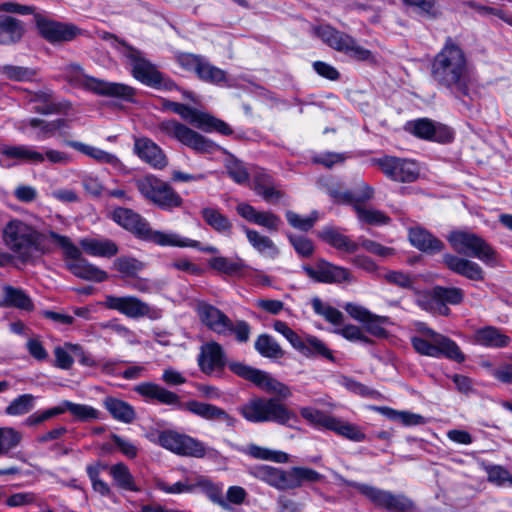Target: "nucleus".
Instances as JSON below:
<instances>
[{
  "mask_svg": "<svg viewBox=\"0 0 512 512\" xmlns=\"http://www.w3.org/2000/svg\"><path fill=\"white\" fill-rule=\"evenodd\" d=\"M134 391L147 400L176 408H185L190 413L208 421H221L229 427L235 426L236 423V419L224 409L196 400L183 404L178 394L154 382H141L134 387Z\"/></svg>",
  "mask_w": 512,
  "mask_h": 512,
  "instance_id": "f257e3e1",
  "label": "nucleus"
},
{
  "mask_svg": "<svg viewBox=\"0 0 512 512\" xmlns=\"http://www.w3.org/2000/svg\"><path fill=\"white\" fill-rule=\"evenodd\" d=\"M112 219L124 229L133 233L137 238L162 247H198V241L182 237L174 232L154 230L148 221L140 214L128 208H116Z\"/></svg>",
  "mask_w": 512,
  "mask_h": 512,
  "instance_id": "f03ea898",
  "label": "nucleus"
},
{
  "mask_svg": "<svg viewBox=\"0 0 512 512\" xmlns=\"http://www.w3.org/2000/svg\"><path fill=\"white\" fill-rule=\"evenodd\" d=\"M468 67L462 49L448 42L435 56L432 62L431 75L440 85L448 89L456 88L464 91V82Z\"/></svg>",
  "mask_w": 512,
  "mask_h": 512,
  "instance_id": "7ed1b4c3",
  "label": "nucleus"
},
{
  "mask_svg": "<svg viewBox=\"0 0 512 512\" xmlns=\"http://www.w3.org/2000/svg\"><path fill=\"white\" fill-rule=\"evenodd\" d=\"M1 238L7 249L22 262L31 260L41 243L40 232L18 218H12L4 225Z\"/></svg>",
  "mask_w": 512,
  "mask_h": 512,
  "instance_id": "20e7f679",
  "label": "nucleus"
},
{
  "mask_svg": "<svg viewBox=\"0 0 512 512\" xmlns=\"http://www.w3.org/2000/svg\"><path fill=\"white\" fill-rule=\"evenodd\" d=\"M250 474L277 490L295 489L305 483H315L323 479V475L316 470L302 466L286 471L268 465H256L250 469Z\"/></svg>",
  "mask_w": 512,
  "mask_h": 512,
  "instance_id": "39448f33",
  "label": "nucleus"
},
{
  "mask_svg": "<svg viewBox=\"0 0 512 512\" xmlns=\"http://www.w3.org/2000/svg\"><path fill=\"white\" fill-rule=\"evenodd\" d=\"M243 418L251 423L274 422L294 428L297 415L274 398L254 397L238 408Z\"/></svg>",
  "mask_w": 512,
  "mask_h": 512,
  "instance_id": "423d86ee",
  "label": "nucleus"
},
{
  "mask_svg": "<svg viewBox=\"0 0 512 512\" xmlns=\"http://www.w3.org/2000/svg\"><path fill=\"white\" fill-rule=\"evenodd\" d=\"M48 237L53 243L63 249L66 257V266L76 277L94 282H103L108 279L107 272L83 258L80 249L68 237L53 231L48 233Z\"/></svg>",
  "mask_w": 512,
  "mask_h": 512,
  "instance_id": "0eeeda50",
  "label": "nucleus"
},
{
  "mask_svg": "<svg viewBox=\"0 0 512 512\" xmlns=\"http://www.w3.org/2000/svg\"><path fill=\"white\" fill-rule=\"evenodd\" d=\"M447 240L459 254L477 258L488 266L494 267L499 264L497 252L475 233L457 230L451 232Z\"/></svg>",
  "mask_w": 512,
  "mask_h": 512,
  "instance_id": "6e6552de",
  "label": "nucleus"
},
{
  "mask_svg": "<svg viewBox=\"0 0 512 512\" xmlns=\"http://www.w3.org/2000/svg\"><path fill=\"white\" fill-rule=\"evenodd\" d=\"M140 194L159 208L172 210L182 205V197L165 181L148 174L135 180Z\"/></svg>",
  "mask_w": 512,
  "mask_h": 512,
  "instance_id": "1a4fd4ad",
  "label": "nucleus"
},
{
  "mask_svg": "<svg viewBox=\"0 0 512 512\" xmlns=\"http://www.w3.org/2000/svg\"><path fill=\"white\" fill-rule=\"evenodd\" d=\"M146 437L149 441L180 456L203 458L206 455V446L203 442L174 430L149 433Z\"/></svg>",
  "mask_w": 512,
  "mask_h": 512,
  "instance_id": "9d476101",
  "label": "nucleus"
},
{
  "mask_svg": "<svg viewBox=\"0 0 512 512\" xmlns=\"http://www.w3.org/2000/svg\"><path fill=\"white\" fill-rule=\"evenodd\" d=\"M66 76L70 81L82 83L88 90L106 97H115L123 100H130L134 96L135 90L122 83L108 82L87 76L83 73L80 65L72 63L66 66Z\"/></svg>",
  "mask_w": 512,
  "mask_h": 512,
  "instance_id": "9b49d317",
  "label": "nucleus"
},
{
  "mask_svg": "<svg viewBox=\"0 0 512 512\" xmlns=\"http://www.w3.org/2000/svg\"><path fill=\"white\" fill-rule=\"evenodd\" d=\"M314 33L329 47L344 53L357 61L372 59V53L360 46L350 35L338 31L330 25H319L314 28Z\"/></svg>",
  "mask_w": 512,
  "mask_h": 512,
  "instance_id": "f8f14e48",
  "label": "nucleus"
},
{
  "mask_svg": "<svg viewBox=\"0 0 512 512\" xmlns=\"http://www.w3.org/2000/svg\"><path fill=\"white\" fill-rule=\"evenodd\" d=\"M158 130L198 153H213L219 148L213 141L173 119L160 122Z\"/></svg>",
  "mask_w": 512,
  "mask_h": 512,
  "instance_id": "ddd939ff",
  "label": "nucleus"
},
{
  "mask_svg": "<svg viewBox=\"0 0 512 512\" xmlns=\"http://www.w3.org/2000/svg\"><path fill=\"white\" fill-rule=\"evenodd\" d=\"M411 343L416 352L421 355L434 358L444 356L459 363L465 360L459 346L446 336H434V339L412 336Z\"/></svg>",
  "mask_w": 512,
  "mask_h": 512,
  "instance_id": "4468645a",
  "label": "nucleus"
},
{
  "mask_svg": "<svg viewBox=\"0 0 512 512\" xmlns=\"http://www.w3.org/2000/svg\"><path fill=\"white\" fill-rule=\"evenodd\" d=\"M229 369L246 380L251 381L260 389L268 392L277 394L283 398L291 396L289 387L273 378L269 373L255 369L241 362H230L228 364Z\"/></svg>",
  "mask_w": 512,
  "mask_h": 512,
  "instance_id": "2eb2a0df",
  "label": "nucleus"
},
{
  "mask_svg": "<svg viewBox=\"0 0 512 512\" xmlns=\"http://www.w3.org/2000/svg\"><path fill=\"white\" fill-rule=\"evenodd\" d=\"M376 164L389 179L396 182H413L418 179V164L410 159L384 156L376 160Z\"/></svg>",
  "mask_w": 512,
  "mask_h": 512,
  "instance_id": "dca6fc26",
  "label": "nucleus"
},
{
  "mask_svg": "<svg viewBox=\"0 0 512 512\" xmlns=\"http://www.w3.org/2000/svg\"><path fill=\"white\" fill-rule=\"evenodd\" d=\"M353 487L377 507L392 511H405L412 507L411 501L402 495H395L389 491L362 483H354Z\"/></svg>",
  "mask_w": 512,
  "mask_h": 512,
  "instance_id": "f3484780",
  "label": "nucleus"
},
{
  "mask_svg": "<svg viewBox=\"0 0 512 512\" xmlns=\"http://www.w3.org/2000/svg\"><path fill=\"white\" fill-rule=\"evenodd\" d=\"M103 304L107 309L118 311L132 319L152 317L154 312L149 304L132 295H107Z\"/></svg>",
  "mask_w": 512,
  "mask_h": 512,
  "instance_id": "a211bd4d",
  "label": "nucleus"
},
{
  "mask_svg": "<svg viewBox=\"0 0 512 512\" xmlns=\"http://www.w3.org/2000/svg\"><path fill=\"white\" fill-rule=\"evenodd\" d=\"M303 270L311 279L322 283L353 282L352 273L345 267L319 260L314 267L304 266Z\"/></svg>",
  "mask_w": 512,
  "mask_h": 512,
  "instance_id": "6ab92c4d",
  "label": "nucleus"
},
{
  "mask_svg": "<svg viewBox=\"0 0 512 512\" xmlns=\"http://www.w3.org/2000/svg\"><path fill=\"white\" fill-rule=\"evenodd\" d=\"M195 311L201 323L219 335H228L232 329V321L229 317L207 302L198 301L195 305Z\"/></svg>",
  "mask_w": 512,
  "mask_h": 512,
  "instance_id": "aec40b11",
  "label": "nucleus"
},
{
  "mask_svg": "<svg viewBox=\"0 0 512 512\" xmlns=\"http://www.w3.org/2000/svg\"><path fill=\"white\" fill-rule=\"evenodd\" d=\"M344 309L353 319L361 322L365 330L371 335L379 338L387 335L384 326L389 324L388 317L373 314L365 307L355 303H347Z\"/></svg>",
  "mask_w": 512,
  "mask_h": 512,
  "instance_id": "412c9836",
  "label": "nucleus"
},
{
  "mask_svg": "<svg viewBox=\"0 0 512 512\" xmlns=\"http://www.w3.org/2000/svg\"><path fill=\"white\" fill-rule=\"evenodd\" d=\"M39 33L50 43L68 42L82 34V30L72 23H62L49 19H38Z\"/></svg>",
  "mask_w": 512,
  "mask_h": 512,
  "instance_id": "4be33fe9",
  "label": "nucleus"
},
{
  "mask_svg": "<svg viewBox=\"0 0 512 512\" xmlns=\"http://www.w3.org/2000/svg\"><path fill=\"white\" fill-rule=\"evenodd\" d=\"M463 296V291L460 288L436 286L430 292L429 300L423 303V307L426 310L447 315L450 310L446 304L458 305L462 302Z\"/></svg>",
  "mask_w": 512,
  "mask_h": 512,
  "instance_id": "5701e85b",
  "label": "nucleus"
},
{
  "mask_svg": "<svg viewBox=\"0 0 512 512\" xmlns=\"http://www.w3.org/2000/svg\"><path fill=\"white\" fill-rule=\"evenodd\" d=\"M407 130L419 138L437 142H449L453 138L450 128L426 118L409 122Z\"/></svg>",
  "mask_w": 512,
  "mask_h": 512,
  "instance_id": "b1692460",
  "label": "nucleus"
},
{
  "mask_svg": "<svg viewBox=\"0 0 512 512\" xmlns=\"http://www.w3.org/2000/svg\"><path fill=\"white\" fill-rule=\"evenodd\" d=\"M133 151L143 162L154 169L161 170L168 164L167 157L161 147L147 137L136 138Z\"/></svg>",
  "mask_w": 512,
  "mask_h": 512,
  "instance_id": "393cba45",
  "label": "nucleus"
},
{
  "mask_svg": "<svg viewBox=\"0 0 512 512\" xmlns=\"http://www.w3.org/2000/svg\"><path fill=\"white\" fill-rule=\"evenodd\" d=\"M66 127H68V123L65 119L46 121L40 118H28L20 121L17 129L22 133H27L28 128H31L34 131V138L38 141H43Z\"/></svg>",
  "mask_w": 512,
  "mask_h": 512,
  "instance_id": "a878e982",
  "label": "nucleus"
},
{
  "mask_svg": "<svg viewBox=\"0 0 512 512\" xmlns=\"http://www.w3.org/2000/svg\"><path fill=\"white\" fill-rule=\"evenodd\" d=\"M198 365L201 371L207 375L221 371L226 365L222 346L216 342L204 344L198 356Z\"/></svg>",
  "mask_w": 512,
  "mask_h": 512,
  "instance_id": "bb28decb",
  "label": "nucleus"
},
{
  "mask_svg": "<svg viewBox=\"0 0 512 512\" xmlns=\"http://www.w3.org/2000/svg\"><path fill=\"white\" fill-rule=\"evenodd\" d=\"M133 76L147 85H159L162 82V75L157 68L141 56L138 51H131L128 55Z\"/></svg>",
  "mask_w": 512,
  "mask_h": 512,
  "instance_id": "cd10ccee",
  "label": "nucleus"
},
{
  "mask_svg": "<svg viewBox=\"0 0 512 512\" xmlns=\"http://www.w3.org/2000/svg\"><path fill=\"white\" fill-rule=\"evenodd\" d=\"M443 262L449 270L470 280L480 281L484 278L479 264L469 259L447 253L443 255Z\"/></svg>",
  "mask_w": 512,
  "mask_h": 512,
  "instance_id": "c85d7f7f",
  "label": "nucleus"
},
{
  "mask_svg": "<svg viewBox=\"0 0 512 512\" xmlns=\"http://www.w3.org/2000/svg\"><path fill=\"white\" fill-rule=\"evenodd\" d=\"M473 341L487 348H504L509 346L511 338L497 327L485 326L475 330Z\"/></svg>",
  "mask_w": 512,
  "mask_h": 512,
  "instance_id": "c756f323",
  "label": "nucleus"
},
{
  "mask_svg": "<svg viewBox=\"0 0 512 512\" xmlns=\"http://www.w3.org/2000/svg\"><path fill=\"white\" fill-rule=\"evenodd\" d=\"M357 187L358 190L355 192L341 191L335 187H328L327 193L333 198L334 202L338 204H353V206L372 198L373 189L370 186L359 181Z\"/></svg>",
  "mask_w": 512,
  "mask_h": 512,
  "instance_id": "7c9ffc66",
  "label": "nucleus"
},
{
  "mask_svg": "<svg viewBox=\"0 0 512 512\" xmlns=\"http://www.w3.org/2000/svg\"><path fill=\"white\" fill-rule=\"evenodd\" d=\"M409 240L414 247L426 253H437L444 247L442 241L421 227L409 230Z\"/></svg>",
  "mask_w": 512,
  "mask_h": 512,
  "instance_id": "2f4dec72",
  "label": "nucleus"
},
{
  "mask_svg": "<svg viewBox=\"0 0 512 512\" xmlns=\"http://www.w3.org/2000/svg\"><path fill=\"white\" fill-rule=\"evenodd\" d=\"M319 237L335 249L353 254L359 250V244L342 234L334 227H325L319 232Z\"/></svg>",
  "mask_w": 512,
  "mask_h": 512,
  "instance_id": "473e14b6",
  "label": "nucleus"
},
{
  "mask_svg": "<svg viewBox=\"0 0 512 512\" xmlns=\"http://www.w3.org/2000/svg\"><path fill=\"white\" fill-rule=\"evenodd\" d=\"M249 244L263 257L275 259L279 255L277 245L265 235L260 234L254 229L243 226Z\"/></svg>",
  "mask_w": 512,
  "mask_h": 512,
  "instance_id": "72a5a7b5",
  "label": "nucleus"
},
{
  "mask_svg": "<svg viewBox=\"0 0 512 512\" xmlns=\"http://www.w3.org/2000/svg\"><path fill=\"white\" fill-rule=\"evenodd\" d=\"M25 32L23 23L11 16L0 15V44H14L22 38Z\"/></svg>",
  "mask_w": 512,
  "mask_h": 512,
  "instance_id": "f704fd0d",
  "label": "nucleus"
},
{
  "mask_svg": "<svg viewBox=\"0 0 512 512\" xmlns=\"http://www.w3.org/2000/svg\"><path fill=\"white\" fill-rule=\"evenodd\" d=\"M85 253L97 257H112L117 254V245L108 239L83 238L79 242Z\"/></svg>",
  "mask_w": 512,
  "mask_h": 512,
  "instance_id": "c9c22d12",
  "label": "nucleus"
},
{
  "mask_svg": "<svg viewBox=\"0 0 512 512\" xmlns=\"http://www.w3.org/2000/svg\"><path fill=\"white\" fill-rule=\"evenodd\" d=\"M3 298L0 300L2 307H14L25 311H32L34 305L30 297L20 288L4 286Z\"/></svg>",
  "mask_w": 512,
  "mask_h": 512,
  "instance_id": "e433bc0d",
  "label": "nucleus"
},
{
  "mask_svg": "<svg viewBox=\"0 0 512 512\" xmlns=\"http://www.w3.org/2000/svg\"><path fill=\"white\" fill-rule=\"evenodd\" d=\"M103 405L111 416L122 423L129 424L134 421L136 413L134 408L128 403L115 397H106Z\"/></svg>",
  "mask_w": 512,
  "mask_h": 512,
  "instance_id": "4c0bfd02",
  "label": "nucleus"
},
{
  "mask_svg": "<svg viewBox=\"0 0 512 512\" xmlns=\"http://www.w3.org/2000/svg\"><path fill=\"white\" fill-rule=\"evenodd\" d=\"M2 154L9 158L24 163L41 164L44 162V155L28 145L6 146Z\"/></svg>",
  "mask_w": 512,
  "mask_h": 512,
  "instance_id": "58836bf2",
  "label": "nucleus"
},
{
  "mask_svg": "<svg viewBox=\"0 0 512 512\" xmlns=\"http://www.w3.org/2000/svg\"><path fill=\"white\" fill-rule=\"evenodd\" d=\"M67 144L97 162L110 164L114 167L120 165V160L116 155L98 147H94L78 141H69Z\"/></svg>",
  "mask_w": 512,
  "mask_h": 512,
  "instance_id": "ea45409f",
  "label": "nucleus"
},
{
  "mask_svg": "<svg viewBox=\"0 0 512 512\" xmlns=\"http://www.w3.org/2000/svg\"><path fill=\"white\" fill-rule=\"evenodd\" d=\"M204 221L218 233L229 235L232 230V223L218 209L206 207L201 210Z\"/></svg>",
  "mask_w": 512,
  "mask_h": 512,
  "instance_id": "a19ab883",
  "label": "nucleus"
},
{
  "mask_svg": "<svg viewBox=\"0 0 512 512\" xmlns=\"http://www.w3.org/2000/svg\"><path fill=\"white\" fill-rule=\"evenodd\" d=\"M254 346L256 351L266 358L278 359L284 355L277 341L268 334L259 335Z\"/></svg>",
  "mask_w": 512,
  "mask_h": 512,
  "instance_id": "79ce46f5",
  "label": "nucleus"
},
{
  "mask_svg": "<svg viewBox=\"0 0 512 512\" xmlns=\"http://www.w3.org/2000/svg\"><path fill=\"white\" fill-rule=\"evenodd\" d=\"M330 430L350 441L361 442L366 439L365 433L359 426L336 417H334V424L331 425Z\"/></svg>",
  "mask_w": 512,
  "mask_h": 512,
  "instance_id": "37998d69",
  "label": "nucleus"
},
{
  "mask_svg": "<svg viewBox=\"0 0 512 512\" xmlns=\"http://www.w3.org/2000/svg\"><path fill=\"white\" fill-rule=\"evenodd\" d=\"M247 454L255 459L271 461L275 463H287L289 461V455L287 453L261 447L255 444H251L247 447Z\"/></svg>",
  "mask_w": 512,
  "mask_h": 512,
  "instance_id": "c03bdc74",
  "label": "nucleus"
},
{
  "mask_svg": "<svg viewBox=\"0 0 512 512\" xmlns=\"http://www.w3.org/2000/svg\"><path fill=\"white\" fill-rule=\"evenodd\" d=\"M193 485L194 489H201L213 503L228 509V504L222 496V485L215 484L205 477H199Z\"/></svg>",
  "mask_w": 512,
  "mask_h": 512,
  "instance_id": "a18cd8bd",
  "label": "nucleus"
},
{
  "mask_svg": "<svg viewBox=\"0 0 512 512\" xmlns=\"http://www.w3.org/2000/svg\"><path fill=\"white\" fill-rule=\"evenodd\" d=\"M197 77L211 84H220L226 81V73L222 69L212 65L206 58H202L198 70Z\"/></svg>",
  "mask_w": 512,
  "mask_h": 512,
  "instance_id": "49530a36",
  "label": "nucleus"
},
{
  "mask_svg": "<svg viewBox=\"0 0 512 512\" xmlns=\"http://www.w3.org/2000/svg\"><path fill=\"white\" fill-rule=\"evenodd\" d=\"M64 413L70 412L77 420L89 421L98 419L100 416L99 410L86 404H77L68 400L62 401Z\"/></svg>",
  "mask_w": 512,
  "mask_h": 512,
  "instance_id": "de8ad7c7",
  "label": "nucleus"
},
{
  "mask_svg": "<svg viewBox=\"0 0 512 512\" xmlns=\"http://www.w3.org/2000/svg\"><path fill=\"white\" fill-rule=\"evenodd\" d=\"M110 475L115 483L122 489L130 491H138L139 489L134 483V478L129 468L123 463H117L110 468Z\"/></svg>",
  "mask_w": 512,
  "mask_h": 512,
  "instance_id": "09e8293b",
  "label": "nucleus"
},
{
  "mask_svg": "<svg viewBox=\"0 0 512 512\" xmlns=\"http://www.w3.org/2000/svg\"><path fill=\"white\" fill-rule=\"evenodd\" d=\"M311 305L314 312L317 315L322 316L326 321L334 325H339L342 323L344 318L343 313L331 305L324 303L320 298L314 297L311 300Z\"/></svg>",
  "mask_w": 512,
  "mask_h": 512,
  "instance_id": "8fccbe9b",
  "label": "nucleus"
},
{
  "mask_svg": "<svg viewBox=\"0 0 512 512\" xmlns=\"http://www.w3.org/2000/svg\"><path fill=\"white\" fill-rule=\"evenodd\" d=\"M78 352L82 353V348L77 344L66 343L63 347H56L54 349L55 366L65 370L71 368L74 362L72 355L75 356Z\"/></svg>",
  "mask_w": 512,
  "mask_h": 512,
  "instance_id": "3c124183",
  "label": "nucleus"
},
{
  "mask_svg": "<svg viewBox=\"0 0 512 512\" xmlns=\"http://www.w3.org/2000/svg\"><path fill=\"white\" fill-rule=\"evenodd\" d=\"M380 410L390 420L399 422L405 426H417L426 423L425 418L422 415L413 412L398 411L391 408H381Z\"/></svg>",
  "mask_w": 512,
  "mask_h": 512,
  "instance_id": "603ef678",
  "label": "nucleus"
},
{
  "mask_svg": "<svg viewBox=\"0 0 512 512\" xmlns=\"http://www.w3.org/2000/svg\"><path fill=\"white\" fill-rule=\"evenodd\" d=\"M354 210L359 221L370 225H384L390 221V218L380 210L364 208L359 203L354 205Z\"/></svg>",
  "mask_w": 512,
  "mask_h": 512,
  "instance_id": "864d4df0",
  "label": "nucleus"
},
{
  "mask_svg": "<svg viewBox=\"0 0 512 512\" xmlns=\"http://www.w3.org/2000/svg\"><path fill=\"white\" fill-rule=\"evenodd\" d=\"M22 440V434L12 427L0 428V456L7 455Z\"/></svg>",
  "mask_w": 512,
  "mask_h": 512,
  "instance_id": "5fc2aeb1",
  "label": "nucleus"
},
{
  "mask_svg": "<svg viewBox=\"0 0 512 512\" xmlns=\"http://www.w3.org/2000/svg\"><path fill=\"white\" fill-rule=\"evenodd\" d=\"M300 414L311 424L328 430H330L331 425L334 424V416L317 409L303 407L300 409Z\"/></svg>",
  "mask_w": 512,
  "mask_h": 512,
  "instance_id": "6e6d98bb",
  "label": "nucleus"
},
{
  "mask_svg": "<svg viewBox=\"0 0 512 512\" xmlns=\"http://www.w3.org/2000/svg\"><path fill=\"white\" fill-rule=\"evenodd\" d=\"M114 268L125 277H133L140 272L144 265L136 258L121 256L115 259Z\"/></svg>",
  "mask_w": 512,
  "mask_h": 512,
  "instance_id": "4d7b16f0",
  "label": "nucleus"
},
{
  "mask_svg": "<svg viewBox=\"0 0 512 512\" xmlns=\"http://www.w3.org/2000/svg\"><path fill=\"white\" fill-rule=\"evenodd\" d=\"M226 170L230 178L237 184L244 185L249 181V173L243 162L230 157L225 164Z\"/></svg>",
  "mask_w": 512,
  "mask_h": 512,
  "instance_id": "13d9d810",
  "label": "nucleus"
},
{
  "mask_svg": "<svg viewBox=\"0 0 512 512\" xmlns=\"http://www.w3.org/2000/svg\"><path fill=\"white\" fill-rule=\"evenodd\" d=\"M34 397L31 394H23L15 398L5 409L6 414L18 416L28 413L32 410Z\"/></svg>",
  "mask_w": 512,
  "mask_h": 512,
  "instance_id": "bf43d9fd",
  "label": "nucleus"
},
{
  "mask_svg": "<svg viewBox=\"0 0 512 512\" xmlns=\"http://www.w3.org/2000/svg\"><path fill=\"white\" fill-rule=\"evenodd\" d=\"M285 215L288 223L293 228L301 231H308L311 229L318 219L317 211H313L309 216L306 217H303L293 211H287Z\"/></svg>",
  "mask_w": 512,
  "mask_h": 512,
  "instance_id": "052dcab7",
  "label": "nucleus"
},
{
  "mask_svg": "<svg viewBox=\"0 0 512 512\" xmlns=\"http://www.w3.org/2000/svg\"><path fill=\"white\" fill-rule=\"evenodd\" d=\"M273 328L282 334L289 343L297 350L304 351L306 348L304 340L293 331L285 322L277 320L273 324Z\"/></svg>",
  "mask_w": 512,
  "mask_h": 512,
  "instance_id": "680f3d73",
  "label": "nucleus"
},
{
  "mask_svg": "<svg viewBox=\"0 0 512 512\" xmlns=\"http://www.w3.org/2000/svg\"><path fill=\"white\" fill-rule=\"evenodd\" d=\"M209 266L224 274H234L240 271L244 264L241 261H231L226 257L218 256L209 260Z\"/></svg>",
  "mask_w": 512,
  "mask_h": 512,
  "instance_id": "e2e57ef3",
  "label": "nucleus"
},
{
  "mask_svg": "<svg viewBox=\"0 0 512 512\" xmlns=\"http://www.w3.org/2000/svg\"><path fill=\"white\" fill-rule=\"evenodd\" d=\"M199 129L203 130L205 132H211V131L215 130L223 135H231L233 132L232 129L230 128V126L226 122H224L206 112L204 114V117L202 119Z\"/></svg>",
  "mask_w": 512,
  "mask_h": 512,
  "instance_id": "0e129e2a",
  "label": "nucleus"
},
{
  "mask_svg": "<svg viewBox=\"0 0 512 512\" xmlns=\"http://www.w3.org/2000/svg\"><path fill=\"white\" fill-rule=\"evenodd\" d=\"M334 332L351 342L372 344V340L364 334L360 327L356 325L348 324L342 328L335 329Z\"/></svg>",
  "mask_w": 512,
  "mask_h": 512,
  "instance_id": "69168bd1",
  "label": "nucleus"
},
{
  "mask_svg": "<svg viewBox=\"0 0 512 512\" xmlns=\"http://www.w3.org/2000/svg\"><path fill=\"white\" fill-rule=\"evenodd\" d=\"M1 73L8 79L14 81H29L35 76V71L21 66L5 65L1 68Z\"/></svg>",
  "mask_w": 512,
  "mask_h": 512,
  "instance_id": "338daca9",
  "label": "nucleus"
},
{
  "mask_svg": "<svg viewBox=\"0 0 512 512\" xmlns=\"http://www.w3.org/2000/svg\"><path fill=\"white\" fill-rule=\"evenodd\" d=\"M487 473V479L489 482L502 486L505 483H509L511 481L510 472L500 465H489L485 468Z\"/></svg>",
  "mask_w": 512,
  "mask_h": 512,
  "instance_id": "774afa93",
  "label": "nucleus"
}]
</instances>
